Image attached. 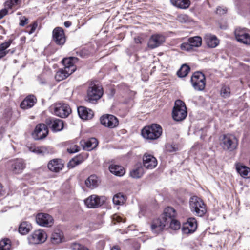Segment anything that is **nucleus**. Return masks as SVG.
<instances>
[{
    "mask_svg": "<svg viewBox=\"0 0 250 250\" xmlns=\"http://www.w3.org/2000/svg\"><path fill=\"white\" fill-rule=\"evenodd\" d=\"M78 61L76 57H69L64 58L62 60V62L64 68L59 69L56 73L55 79L57 81H61L67 78L69 75L72 74L76 70L75 63Z\"/></svg>",
    "mask_w": 250,
    "mask_h": 250,
    "instance_id": "f257e3e1",
    "label": "nucleus"
},
{
    "mask_svg": "<svg viewBox=\"0 0 250 250\" xmlns=\"http://www.w3.org/2000/svg\"><path fill=\"white\" fill-rule=\"evenodd\" d=\"M162 128L158 124H152L150 126L145 127L142 130V135L146 139L155 140L162 135Z\"/></svg>",
    "mask_w": 250,
    "mask_h": 250,
    "instance_id": "f03ea898",
    "label": "nucleus"
},
{
    "mask_svg": "<svg viewBox=\"0 0 250 250\" xmlns=\"http://www.w3.org/2000/svg\"><path fill=\"white\" fill-rule=\"evenodd\" d=\"M187 116V108L185 103L180 100L175 102L172 111V117L176 121L183 120Z\"/></svg>",
    "mask_w": 250,
    "mask_h": 250,
    "instance_id": "7ed1b4c3",
    "label": "nucleus"
},
{
    "mask_svg": "<svg viewBox=\"0 0 250 250\" xmlns=\"http://www.w3.org/2000/svg\"><path fill=\"white\" fill-rule=\"evenodd\" d=\"M190 208L199 216H203L206 212V206L203 201L197 196H193L189 200Z\"/></svg>",
    "mask_w": 250,
    "mask_h": 250,
    "instance_id": "20e7f679",
    "label": "nucleus"
},
{
    "mask_svg": "<svg viewBox=\"0 0 250 250\" xmlns=\"http://www.w3.org/2000/svg\"><path fill=\"white\" fill-rule=\"evenodd\" d=\"M220 145L223 149L233 151L237 146L238 140L233 135H223L221 139Z\"/></svg>",
    "mask_w": 250,
    "mask_h": 250,
    "instance_id": "39448f33",
    "label": "nucleus"
},
{
    "mask_svg": "<svg viewBox=\"0 0 250 250\" xmlns=\"http://www.w3.org/2000/svg\"><path fill=\"white\" fill-rule=\"evenodd\" d=\"M106 199L105 196H100L96 194H93L86 198L84 200V203L87 208H98L104 204Z\"/></svg>",
    "mask_w": 250,
    "mask_h": 250,
    "instance_id": "423d86ee",
    "label": "nucleus"
},
{
    "mask_svg": "<svg viewBox=\"0 0 250 250\" xmlns=\"http://www.w3.org/2000/svg\"><path fill=\"white\" fill-rule=\"evenodd\" d=\"M50 110L54 115L62 118L67 117L71 112L69 106L65 104H54L50 107Z\"/></svg>",
    "mask_w": 250,
    "mask_h": 250,
    "instance_id": "0eeeda50",
    "label": "nucleus"
},
{
    "mask_svg": "<svg viewBox=\"0 0 250 250\" xmlns=\"http://www.w3.org/2000/svg\"><path fill=\"white\" fill-rule=\"evenodd\" d=\"M205 76L201 72H195L191 78L193 87L195 90L202 91L205 87Z\"/></svg>",
    "mask_w": 250,
    "mask_h": 250,
    "instance_id": "6e6552de",
    "label": "nucleus"
},
{
    "mask_svg": "<svg viewBox=\"0 0 250 250\" xmlns=\"http://www.w3.org/2000/svg\"><path fill=\"white\" fill-rule=\"evenodd\" d=\"M102 95V88L100 86L91 83L87 90V100L89 102L97 101Z\"/></svg>",
    "mask_w": 250,
    "mask_h": 250,
    "instance_id": "1a4fd4ad",
    "label": "nucleus"
},
{
    "mask_svg": "<svg viewBox=\"0 0 250 250\" xmlns=\"http://www.w3.org/2000/svg\"><path fill=\"white\" fill-rule=\"evenodd\" d=\"M47 236L45 231L38 229L34 231L28 237L29 243L32 244H38L44 243Z\"/></svg>",
    "mask_w": 250,
    "mask_h": 250,
    "instance_id": "9d476101",
    "label": "nucleus"
},
{
    "mask_svg": "<svg viewBox=\"0 0 250 250\" xmlns=\"http://www.w3.org/2000/svg\"><path fill=\"white\" fill-rule=\"evenodd\" d=\"M37 224L43 227H50L54 224V219L49 214L44 213H38L36 216Z\"/></svg>",
    "mask_w": 250,
    "mask_h": 250,
    "instance_id": "9b49d317",
    "label": "nucleus"
},
{
    "mask_svg": "<svg viewBox=\"0 0 250 250\" xmlns=\"http://www.w3.org/2000/svg\"><path fill=\"white\" fill-rule=\"evenodd\" d=\"M202 44V38L199 36L189 38L188 42L181 44L180 48L182 50L190 51L193 47H200Z\"/></svg>",
    "mask_w": 250,
    "mask_h": 250,
    "instance_id": "f8f14e48",
    "label": "nucleus"
},
{
    "mask_svg": "<svg viewBox=\"0 0 250 250\" xmlns=\"http://www.w3.org/2000/svg\"><path fill=\"white\" fill-rule=\"evenodd\" d=\"M100 122L102 125L109 128H114L119 124L118 119L112 115L107 114L102 116Z\"/></svg>",
    "mask_w": 250,
    "mask_h": 250,
    "instance_id": "ddd939ff",
    "label": "nucleus"
},
{
    "mask_svg": "<svg viewBox=\"0 0 250 250\" xmlns=\"http://www.w3.org/2000/svg\"><path fill=\"white\" fill-rule=\"evenodd\" d=\"M48 133V130L46 125L43 124H40L36 126L32 133V136L35 140H41L44 138Z\"/></svg>",
    "mask_w": 250,
    "mask_h": 250,
    "instance_id": "4468645a",
    "label": "nucleus"
},
{
    "mask_svg": "<svg viewBox=\"0 0 250 250\" xmlns=\"http://www.w3.org/2000/svg\"><path fill=\"white\" fill-rule=\"evenodd\" d=\"M197 223L194 218H189L187 222L183 224L182 230L184 234L193 233L197 229Z\"/></svg>",
    "mask_w": 250,
    "mask_h": 250,
    "instance_id": "2eb2a0df",
    "label": "nucleus"
},
{
    "mask_svg": "<svg viewBox=\"0 0 250 250\" xmlns=\"http://www.w3.org/2000/svg\"><path fill=\"white\" fill-rule=\"evenodd\" d=\"M165 41V37L161 34L152 35L147 43L148 47L150 49L155 48L161 45Z\"/></svg>",
    "mask_w": 250,
    "mask_h": 250,
    "instance_id": "dca6fc26",
    "label": "nucleus"
},
{
    "mask_svg": "<svg viewBox=\"0 0 250 250\" xmlns=\"http://www.w3.org/2000/svg\"><path fill=\"white\" fill-rule=\"evenodd\" d=\"M53 40L58 45H63L66 41L63 30L61 27H56L53 31Z\"/></svg>",
    "mask_w": 250,
    "mask_h": 250,
    "instance_id": "f3484780",
    "label": "nucleus"
},
{
    "mask_svg": "<svg viewBox=\"0 0 250 250\" xmlns=\"http://www.w3.org/2000/svg\"><path fill=\"white\" fill-rule=\"evenodd\" d=\"M235 35L238 42L246 44H250V36L244 29L237 28L235 31Z\"/></svg>",
    "mask_w": 250,
    "mask_h": 250,
    "instance_id": "a211bd4d",
    "label": "nucleus"
},
{
    "mask_svg": "<svg viewBox=\"0 0 250 250\" xmlns=\"http://www.w3.org/2000/svg\"><path fill=\"white\" fill-rule=\"evenodd\" d=\"M143 165L148 169H152L157 165L156 159L152 155L145 153L143 158Z\"/></svg>",
    "mask_w": 250,
    "mask_h": 250,
    "instance_id": "6ab92c4d",
    "label": "nucleus"
},
{
    "mask_svg": "<svg viewBox=\"0 0 250 250\" xmlns=\"http://www.w3.org/2000/svg\"><path fill=\"white\" fill-rule=\"evenodd\" d=\"M167 221V220H165L164 218L162 217L154 220L151 226L152 230L154 233H159L164 229L166 225L168 224Z\"/></svg>",
    "mask_w": 250,
    "mask_h": 250,
    "instance_id": "aec40b11",
    "label": "nucleus"
},
{
    "mask_svg": "<svg viewBox=\"0 0 250 250\" xmlns=\"http://www.w3.org/2000/svg\"><path fill=\"white\" fill-rule=\"evenodd\" d=\"M46 123L49 125L54 132L61 131L63 128V121L59 119H47Z\"/></svg>",
    "mask_w": 250,
    "mask_h": 250,
    "instance_id": "412c9836",
    "label": "nucleus"
},
{
    "mask_svg": "<svg viewBox=\"0 0 250 250\" xmlns=\"http://www.w3.org/2000/svg\"><path fill=\"white\" fill-rule=\"evenodd\" d=\"M47 167L51 171L57 173L63 168L64 164L61 159H54L48 162Z\"/></svg>",
    "mask_w": 250,
    "mask_h": 250,
    "instance_id": "4be33fe9",
    "label": "nucleus"
},
{
    "mask_svg": "<svg viewBox=\"0 0 250 250\" xmlns=\"http://www.w3.org/2000/svg\"><path fill=\"white\" fill-rule=\"evenodd\" d=\"M100 183V179L95 174L90 175L85 180V186L90 189H93L97 188Z\"/></svg>",
    "mask_w": 250,
    "mask_h": 250,
    "instance_id": "5701e85b",
    "label": "nucleus"
},
{
    "mask_svg": "<svg viewBox=\"0 0 250 250\" xmlns=\"http://www.w3.org/2000/svg\"><path fill=\"white\" fill-rule=\"evenodd\" d=\"M78 113L80 117L83 120L91 119L94 116V112L92 110L84 106L78 107Z\"/></svg>",
    "mask_w": 250,
    "mask_h": 250,
    "instance_id": "b1692460",
    "label": "nucleus"
},
{
    "mask_svg": "<svg viewBox=\"0 0 250 250\" xmlns=\"http://www.w3.org/2000/svg\"><path fill=\"white\" fill-rule=\"evenodd\" d=\"M25 167V164L22 159H17L12 162L11 169L15 174L21 173Z\"/></svg>",
    "mask_w": 250,
    "mask_h": 250,
    "instance_id": "393cba45",
    "label": "nucleus"
},
{
    "mask_svg": "<svg viewBox=\"0 0 250 250\" xmlns=\"http://www.w3.org/2000/svg\"><path fill=\"white\" fill-rule=\"evenodd\" d=\"M80 143L83 148L88 151L95 148L98 144L97 139L95 138H91L86 140H82Z\"/></svg>",
    "mask_w": 250,
    "mask_h": 250,
    "instance_id": "a878e982",
    "label": "nucleus"
},
{
    "mask_svg": "<svg viewBox=\"0 0 250 250\" xmlns=\"http://www.w3.org/2000/svg\"><path fill=\"white\" fill-rule=\"evenodd\" d=\"M37 102L36 97L33 95L27 96L21 104V107L24 109L30 108L34 106Z\"/></svg>",
    "mask_w": 250,
    "mask_h": 250,
    "instance_id": "bb28decb",
    "label": "nucleus"
},
{
    "mask_svg": "<svg viewBox=\"0 0 250 250\" xmlns=\"http://www.w3.org/2000/svg\"><path fill=\"white\" fill-rule=\"evenodd\" d=\"M204 40L207 45L210 48L216 47L219 43L217 38L215 35L210 34H206L204 37Z\"/></svg>",
    "mask_w": 250,
    "mask_h": 250,
    "instance_id": "cd10ccee",
    "label": "nucleus"
},
{
    "mask_svg": "<svg viewBox=\"0 0 250 250\" xmlns=\"http://www.w3.org/2000/svg\"><path fill=\"white\" fill-rule=\"evenodd\" d=\"M28 150L32 152L40 155H44L49 153L48 148L45 146H37L35 145L27 146Z\"/></svg>",
    "mask_w": 250,
    "mask_h": 250,
    "instance_id": "c85d7f7f",
    "label": "nucleus"
},
{
    "mask_svg": "<svg viewBox=\"0 0 250 250\" xmlns=\"http://www.w3.org/2000/svg\"><path fill=\"white\" fill-rule=\"evenodd\" d=\"M236 169L240 176L244 178L250 177V168L241 164H236Z\"/></svg>",
    "mask_w": 250,
    "mask_h": 250,
    "instance_id": "c756f323",
    "label": "nucleus"
},
{
    "mask_svg": "<svg viewBox=\"0 0 250 250\" xmlns=\"http://www.w3.org/2000/svg\"><path fill=\"white\" fill-rule=\"evenodd\" d=\"M109 170L111 173L117 176H122L125 172V168L118 165H110L109 167Z\"/></svg>",
    "mask_w": 250,
    "mask_h": 250,
    "instance_id": "7c9ffc66",
    "label": "nucleus"
},
{
    "mask_svg": "<svg viewBox=\"0 0 250 250\" xmlns=\"http://www.w3.org/2000/svg\"><path fill=\"white\" fill-rule=\"evenodd\" d=\"M63 238V232L60 230H56L52 233L50 240L52 243L58 244L62 242Z\"/></svg>",
    "mask_w": 250,
    "mask_h": 250,
    "instance_id": "2f4dec72",
    "label": "nucleus"
},
{
    "mask_svg": "<svg viewBox=\"0 0 250 250\" xmlns=\"http://www.w3.org/2000/svg\"><path fill=\"white\" fill-rule=\"evenodd\" d=\"M144 173V168L141 164H138L130 172V175L133 178H139L143 176Z\"/></svg>",
    "mask_w": 250,
    "mask_h": 250,
    "instance_id": "473e14b6",
    "label": "nucleus"
},
{
    "mask_svg": "<svg viewBox=\"0 0 250 250\" xmlns=\"http://www.w3.org/2000/svg\"><path fill=\"white\" fill-rule=\"evenodd\" d=\"M172 4L180 9H187L190 4L189 0H170Z\"/></svg>",
    "mask_w": 250,
    "mask_h": 250,
    "instance_id": "72a5a7b5",
    "label": "nucleus"
},
{
    "mask_svg": "<svg viewBox=\"0 0 250 250\" xmlns=\"http://www.w3.org/2000/svg\"><path fill=\"white\" fill-rule=\"evenodd\" d=\"M176 215L175 210L171 207L166 208L164 211V216L162 218H164L165 220H167V223L168 224L170 220L173 219Z\"/></svg>",
    "mask_w": 250,
    "mask_h": 250,
    "instance_id": "f704fd0d",
    "label": "nucleus"
},
{
    "mask_svg": "<svg viewBox=\"0 0 250 250\" xmlns=\"http://www.w3.org/2000/svg\"><path fill=\"white\" fill-rule=\"evenodd\" d=\"M31 224L27 221L21 222L19 227V232L22 235L27 234L31 229Z\"/></svg>",
    "mask_w": 250,
    "mask_h": 250,
    "instance_id": "c9c22d12",
    "label": "nucleus"
},
{
    "mask_svg": "<svg viewBox=\"0 0 250 250\" xmlns=\"http://www.w3.org/2000/svg\"><path fill=\"white\" fill-rule=\"evenodd\" d=\"M12 41L9 40L5 42L0 45V59L4 57L9 52V50H6L11 45Z\"/></svg>",
    "mask_w": 250,
    "mask_h": 250,
    "instance_id": "e433bc0d",
    "label": "nucleus"
},
{
    "mask_svg": "<svg viewBox=\"0 0 250 250\" xmlns=\"http://www.w3.org/2000/svg\"><path fill=\"white\" fill-rule=\"evenodd\" d=\"M125 196L122 193H119L115 194L112 199L113 203L116 205H122L125 201Z\"/></svg>",
    "mask_w": 250,
    "mask_h": 250,
    "instance_id": "4c0bfd02",
    "label": "nucleus"
},
{
    "mask_svg": "<svg viewBox=\"0 0 250 250\" xmlns=\"http://www.w3.org/2000/svg\"><path fill=\"white\" fill-rule=\"evenodd\" d=\"M189 70L190 68L188 65L183 64L177 72V75L179 77H184L188 75Z\"/></svg>",
    "mask_w": 250,
    "mask_h": 250,
    "instance_id": "58836bf2",
    "label": "nucleus"
},
{
    "mask_svg": "<svg viewBox=\"0 0 250 250\" xmlns=\"http://www.w3.org/2000/svg\"><path fill=\"white\" fill-rule=\"evenodd\" d=\"M11 241L8 239H3L0 241V250H11Z\"/></svg>",
    "mask_w": 250,
    "mask_h": 250,
    "instance_id": "ea45409f",
    "label": "nucleus"
},
{
    "mask_svg": "<svg viewBox=\"0 0 250 250\" xmlns=\"http://www.w3.org/2000/svg\"><path fill=\"white\" fill-rule=\"evenodd\" d=\"M169 227L173 230H177L180 228V223L174 218L170 220L169 222Z\"/></svg>",
    "mask_w": 250,
    "mask_h": 250,
    "instance_id": "a19ab883",
    "label": "nucleus"
},
{
    "mask_svg": "<svg viewBox=\"0 0 250 250\" xmlns=\"http://www.w3.org/2000/svg\"><path fill=\"white\" fill-rule=\"evenodd\" d=\"M72 250H89L86 247L78 243H73L71 246Z\"/></svg>",
    "mask_w": 250,
    "mask_h": 250,
    "instance_id": "79ce46f5",
    "label": "nucleus"
},
{
    "mask_svg": "<svg viewBox=\"0 0 250 250\" xmlns=\"http://www.w3.org/2000/svg\"><path fill=\"white\" fill-rule=\"evenodd\" d=\"M230 93V89L227 86H223L221 90V94L224 98L228 97Z\"/></svg>",
    "mask_w": 250,
    "mask_h": 250,
    "instance_id": "37998d69",
    "label": "nucleus"
},
{
    "mask_svg": "<svg viewBox=\"0 0 250 250\" xmlns=\"http://www.w3.org/2000/svg\"><path fill=\"white\" fill-rule=\"evenodd\" d=\"M177 20L181 23H186L189 21L188 16L186 14H179Z\"/></svg>",
    "mask_w": 250,
    "mask_h": 250,
    "instance_id": "c03bdc74",
    "label": "nucleus"
},
{
    "mask_svg": "<svg viewBox=\"0 0 250 250\" xmlns=\"http://www.w3.org/2000/svg\"><path fill=\"white\" fill-rule=\"evenodd\" d=\"M112 221L115 224L117 222H125V219L123 218L122 216L118 214H114L112 216Z\"/></svg>",
    "mask_w": 250,
    "mask_h": 250,
    "instance_id": "a18cd8bd",
    "label": "nucleus"
},
{
    "mask_svg": "<svg viewBox=\"0 0 250 250\" xmlns=\"http://www.w3.org/2000/svg\"><path fill=\"white\" fill-rule=\"evenodd\" d=\"M81 161H80L77 158L72 159L68 164V167L69 168H73L75 166L79 165L81 163Z\"/></svg>",
    "mask_w": 250,
    "mask_h": 250,
    "instance_id": "49530a36",
    "label": "nucleus"
},
{
    "mask_svg": "<svg viewBox=\"0 0 250 250\" xmlns=\"http://www.w3.org/2000/svg\"><path fill=\"white\" fill-rule=\"evenodd\" d=\"M165 148L166 150L169 152H174L177 150V148H176L175 145L170 144H166L165 146Z\"/></svg>",
    "mask_w": 250,
    "mask_h": 250,
    "instance_id": "de8ad7c7",
    "label": "nucleus"
},
{
    "mask_svg": "<svg viewBox=\"0 0 250 250\" xmlns=\"http://www.w3.org/2000/svg\"><path fill=\"white\" fill-rule=\"evenodd\" d=\"M216 13L219 15H224L226 14L227 12V9L226 7H223L221 6H218L216 8Z\"/></svg>",
    "mask_w": 250,
    "mask_h": 250,
    "instance_id": "09e8293b",
    "label": "nucleus"
},
{
    "mask_svg": "<svg viewBox=\"0 0 250 250\" xmlns=\"http://www.w3.org/2000/svg\"><path fill=\"white\" fill-rule=\"evenodd\" d=\"M18 0H9L6 2V4L10 8H11L13 6L17 4Z\"/></svg>",
    "mask_w": 250,
    "mask_h": 250,
    "instance_id": "8fccbe9b",
    "label": "nucleus"
},
{
    "mask_svg": "<svg viewBox=\"0 0 250 250\" xmlns=\"http://www.w3.org/2000/svg\"><path fill=\"white\" fill-rule=\"evenodd\" d=\"M28 19L24 16L21 17L20 19V25L21 26H24L27 23Z\"/></svg>",
    "mask_w": 250,
    "mask_h": 250,
    "instance_id": "3c124183",
    "label": "nucleus"
},
{
    "mask_svg": "<svg viewBox=\"0 0 250 250\" xmlns=\"http://www.w3.org/2000/svg\"><path fill=\"white\" fill-rule=\"evenodd\" d=\"M67 151L70 153H74L77 152L79 151L78 147L77 146L75 145L73 146L72 148H68Z\"/></svg>",
    "mask_w": 250,
    "mask_h": 250,
    "instance_id": "603ef678",
    "label": "nucleus"
},
{
    "mask_svg": "<svg viewBox=\"0 0 250 250\" xmlns=\"http://www.w3.org/2000/svg\"><path fill=\"white\" fill-rule=\"evenodd\" d=\"M7 11L6 9H4L0 11V19L2 18L3 16L6 15Z\"/></svg>",
    "mask_w": 250,
    "mask_h": 250,
    "instance_id": "864d4df0",
    "label": "nucleus"
},
{
    "mask_svg": "<svg viewBox=\"0 0 250 250\" xmlns=\"http://www.w3.org/2000/svg\"><path fill=\"white\" fill-rule=\"evenodd\" d=\"M37 26V24L34 23V24H33L32 26V28L31 29V30L29 32V34H31L32 33H33L35 31Z\"/></svg>",
    "mask_w": 250,
    "mask_h": 250,
    "instance_id": "5fc2aeb1",
    "label": "nucleus"
},
{
    "mask_svg": "<svg viewBox=\"0 0 250 250\" xmlns=\"http://www.w3.org/2000/svg\"><path fill=\"white\" fill-rule=\"evenodd\" d=\"M64 24L66 27H69L71 25V23L70 21H65L64 23Z\"/></svg>",
    "mask_w": 250,
    "mask_h": 250,
    "instance_id": "6e6d98bb",
    "label": "nucleus"
},
{
    "mask_svg": "<svg viewBox=\"0 0 250 250\" xmlns=\"http://www.w3.org/2000/svg\"><path fill=\"white\" fill-rule=\"evenodd\" d=\"M135 42L136 43H141V40L140 38L135 39Z\"/></svg>",
    "mask_w": 250,
    "mask_h": 250,
    "instance_id": "4d7b16f0",
    "label": "nucleus"
},
{
    "mask_svg": "<svg viewBox=\"0 0 250 250\" xmlns=\"http://www.w3.org/2000/svg\"><path fill=\"white\" fill-rule=\"evenodd\" d=\"M3 194V189L2 185L0 183V196L2 195Z\"/></svg>",
    "mask_w": 250,
    "mask_h": 250,
    "instance_id": "13d9d810",
    "label": "nucleus"
},
{
    "mask_svg": "<svg viewBox=\"0 0 250 250\" xmlns=\"http://www.w3.org/2000/svg\"><path fill=\"white\" fill-rule=\"evenodd\" d=\"M111 250H120L119 248L117 246L113 247Z\"/></svg>",
    "mask_w": 250,
    "mask_h": 250,
    "instance_id": "bf43d9fd",
    "label": "nucleus"
},
{
    "mask_svg": "<svg viewBox=\"0 0 250 250\" xmlns=\"http://www.w3.org/2000/svg\"><path fill=\"white\" fill-rule=\"evenodd\" d=\"M157 250H164L163 249H158Z\"/></svg>",
    "mask_w": 250,
    "mask_h": 250,
    "instance_id": "052dcab7",
    "label": "nucleus"
}]
</instances>
